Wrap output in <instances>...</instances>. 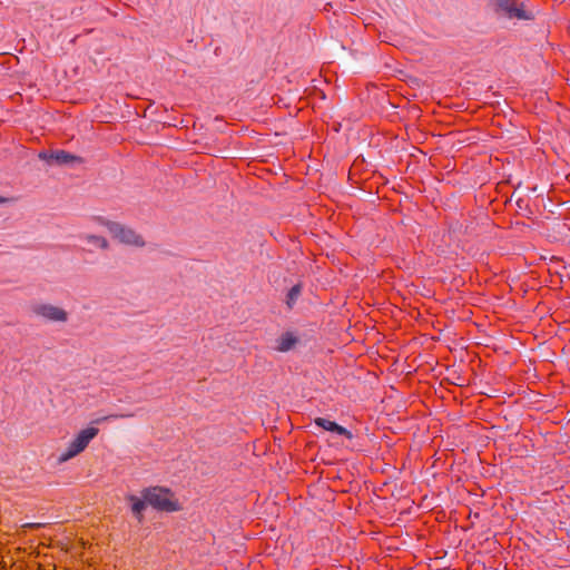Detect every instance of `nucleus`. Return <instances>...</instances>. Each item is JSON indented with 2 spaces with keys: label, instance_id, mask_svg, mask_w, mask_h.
<instances>
[{
  "label": "nucleus",
  "instance_id": "nucleus-10",
  "mask_svg": "<svg viewBox=\"0 0 570 570\" xmlns=\"http://www.w3.org/2000/svg\"><path fill=\"white\" fill-rule=\"evenodd\" d=\"M81 239H83L88 244L94 245L97 248L106 249L108 247L107 239L101 236L85 234L81 236Z\"/></svg>",
  "mask_w": 570,
  "mask_h": 570
},
{
  "label": "nucleus",
  "instance_id": "nucleus-13",
  "mask_svg": "<svg viewBox=\"0 0 570 570\" xmlns=\"http://www.w3.org/2000/svg\"><path fill=\"white\" fill-rule=\"evenodd\" d=\"M2 202H4V199L0 197V203H2Z\"/></svg>",
  "mask_w": 570,
  "mask_h": 570
},
{
  "label": "nucleus",
  "instance_id": "nucleus-2",
  "mask_svg": "<svg viewBox=\"0 0 570 570\" xmlns=\"http://www.w3.org/2000/svg\"><path fill=\"white\" fill-rule=\"evenodd\" d=\"M98 429L89 426L81 430L68 444L67 449L60 454L59 462H67L81 453L88 444L97 436Z\"/></svg>",
  "mask_w": 570,
  "mask_h": 570
},
{
  "label": "nucleus",
  "instance_id": "nucleus-12",
  "mask_svg": "<svg viewBox=\"0 0 570 570\" xmlns=\"http://www.w3.org/2000/svg\"><path fill=\"white\" fill-rule=\"evenodd\" d=\"M129 416H131V414H111V415L106 416L104 419L97 420V422L99 423V422H101L104 420H108V419H119V417H129Z\"/></svg>",
  "mask_w": 570,
  "mask_h": 570
},
{
  "label": "nucleus",
  "instance_id": "nucleus-5",
  "mask_svg": "<svg viewBox=\"0 0 570 570\" xmlns=\"http://www.w3.org/2000/svg\"><path fill=\"white\" fill-rule=\"evenodd\" d=\"M497 11L504 14L509 19L531 20L534 13L531 10L524 9L523 3L517 0H495Z\"/></svg>",
  "mask_w": 570,
  "mask_h": 570
},
{
  "label": "nucleus",
  "instance_id": "nucleus-3",
  "mask_svg": "<svg viewBox=\"0 0 570 570\" xmlns=\"http://www.w3.org/2000/svg\"><path fill=\"white\" fill-rule=\"evenodd\" d=\"M142 498L149 505L158 510L175 511L178 509L169 490L155 487L142 491Z\"/></svg>",
  "mask_w": 570,
  "mask_h": 570
},
{
  "label": "nucleus",
  "instance_id": "nucleus-4",
  "mask_svg": "<svg viewBox=\"0 0 570 570\" xmlns=\"http://www.w3.org/2000/svg\"><path fill=\"white\" fill-rule=\"evenodd\" d=\"M31 312L37 317L51 323H66L69 316L66 309L50 303H35Z\"/></svg>",
  "mask_w": 570,
  "mask_h": 570
},
{
  "label": "nucleus",
  "instance_id": "nucleus-11",
  "mask_svg": "<svg viewBox=\"0 0 570 570\" xmlns=\"http://www.w3.org/2000/svg\"><path fill=\"white\" fill-rule=\"evenodd\" d=\"M301 292H302V287H301L299 284L294 285L289 289V292L287 294V301H286L288 307H292L295 304V302L297 301L298 296L301 295Z\"/></svg>",
  "mask_w": 570,
  "mask_h": 570
},
{
  "label": "nucleus",
  "instance_id": "nucleus-8",
  "mask_svg": "<svg viewBox=\"0 0 570 570\" xmlns=\"http://www.w3.org/2000/svg\"><path fill=\"white\" fill-rule=\"evenodd\" d=\"M314 424L318 428H322L326 431H330V432H333V433H336L338 435H343L347 439H352L353 438V434L346 430L344 426L342 425H338L337 423L333 422V421H330L327 419H324V417H316L314 420Z\"/></svg>",
  "mask_w": 570,
  "mask_h": 570
},
{
  "label": "nucleus",
  "instance_id": "nucleus-6",
  "mask_svg": "<svg viewBox=\"0 0 570 570\" xmlns=\"http://www.w3.org/2000/svg\"><path fill=\"white\" fill-rule=\"evenodd\" d=\"M40 158L50 163V161H55L59 165H76V164H82V159L79 157V156H76L73 154H70L68 151H65V150H57V151H53V153H41L40 155Z\"/></svg>",
  "mask_w": 570,
  "mask_h": 570
},
{
  "label": "nucleus",
  "instance_id": "nucleus-7",
  "mask_svg": "<svg viewBox=\"0 0 570 570\" xmlns=\"http://www.w3.org/2000/svg\"><path fill=\"white\" fill-rule=\"evenodd\" d=\"M298 343V337L293 332H285L275 340L273 348L277 352H288Z\"/></svg>",
  "mask_w": 570,
  "mask_h": 570
},
{
  "label": "nucleus",
  "instance_id": "nucleus-1",
  "mask_svg": "<svg viewBox=\"0 0 570 570\" xmlns=\"http://www.w3.org/2000/svg\"><path fill=\"white\" fill-rule=\"evenodd\" d=\"M96 220L99 224L105 225L109 233L112 235V237L119 240L120 243L138 247L145 245L142 237L130 227L121 225L120 223L117 222L105 220L102 218H96Z\"/></svg>",
  "mask_w": 570,
  "mask_h": 570
},
{
  "label": "nucleus",
  "instance_id": "nucleus-9",
  "mask_svg": "<svg viewBox=\"0 0 570 570\" xmlns=\"http://www.w3.org/2000/svg\"><path fill=\"white\" fill-rule=\"evenodd\" d=\"M128 500L131 503V511L134 515L140 522L142 520V512L145 511L146 505L148 504L147 501L144 498L139 499L136 495H129Z\"/></svg>",
  "mask_w": 570,
  "mask_h": 570
}]
</instances>
